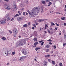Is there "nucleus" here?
<instances>
[{"mask_svg": "<svg viewBox=\"0 0 66 66\" xmlns=\"http://www.w3.org/2000/svg\"><path fill=\"white\" fill-rule=\"evenodd\" d=\"M39 10V8L38 7H35L30 12L29 10H28L27 12L30 15H31V17L33 16V14L37 15L38 13V11Z\"/></svg>", "mask_w": 66, "mask_h": 66, "instance_id": "obj_1", "label": "nucleus"}, {"mask_svg": "<svg viewBox=\"0 0 66 66\" xmlns=\"http://www.w3.org/2000/svg\"><path fill=\"white\" fill-rule=\"evenodd\" d=\"M13 36L14 37H15L16 36V35L18 33V30L16 28H15L13 30Z\"/></svg>", "mask_w": 66, "mask_h": 66, "instance_id": "obj_2", "label": "nucleus"}, {"mask_svg": "<svg viewBox=\"0 0 66 66\" xmlns=\"http://www.w3.org/2000/svg\"><path fill=\"white\" fill-rule=\"evenodd\" d=\"M6 19L5 18L3 19L2 20H0V24H4L5 23H6Z\"/></svg>", "mask_w": 66, "mask_h": 66, "instance_id": "obj_3", "label": "nucleus"}, {"mask_svg": "<svg viewBox=\"0 0 66 66\" xmlns=\"http://www.w3.org/2000/svg\"><path fill=\"white\" fill-rule=\"evenodd\" d=\"M4 8L6 9H7V10H11V7L7 4H5Z\"/></svg>", "mask_w": 66, "mask_h": 66, "instance_id": "obj_4", "label": "nucleus"}, {"mask_svg": "<svg viewBox=\"0 0 66 66\" xmlns=\"http://www.w3.org/2000/svg\"><path fill=\"white\" fill-rule=\"evenodd\" d=\"M22 52L23 54H24V55H27V51H26V50H23L22 51Z\"/></svg>", "mask_w": 66, "mask_h": 66, "instance_id": "obj_5", "label": "nucleus"}, {"mask_svg": "<svg viewBox=\"0 0 66 66\" xmlns=\"http://www.w3.org/2000/svg\"><path fill=\"white\" fill-rule=\"evenodd\" d=\"M6 52H7V54H10L11 53V51L10 50H8L6 51Z\"/></svg>", "mask_w": 66, "mask_h": 66, "instance_id": "obj_6", "label": "nucleus"}, {"mask_svg": "<svg viewBox=\"0 0 66 66\" xmlns=\"http://www.w3.org/2000/svg\"><path fill=\"white\" fill-rule=\"evenodd\" d=\"M26 59V57L25 56H22L20 57V60L21 61H22L23 60H24Z\"/></svg>", "mask_w": 66, "mask_h": 66, "instance_id": "obj_7", "label": "nucleus"}, {"mask_svg": "<svg viewBox=\"0 0 66 66\" xmlns=\"http://www.w3.org/2000/svg\"><path fill=\"white\" fill-rule=\"evenodd\" d=\"M19 44L21 46H22V45H23V44L22 42V40L20 41L19 42Z\"/></svg>", "mask_w": 66, "mask_h": 66, "instance_id": "obj_8", "label": "nucleus"}, {"mask_svg": "<svg viewBox=\"0 0 66 66\" xmlns=\"http://www.w3.org/2000/svg\"><path fill=\"white\" fill-rule=\"evenodd\" d=\"M46 20L45 19H40L38 20V21L39 22H42V21H45Z\"/></svg>", "mask_w": 66, "mask_h": 66, "instance_id": "obj_9", "label": "nucleus"}, {"mask_svg": "<svg viewBox=\"0 0 66 66\" xmlns=\"http://www.w3.org/2000/svg\"><path fill=\"white\" fill-rule=\"evenodd\" d=\"M17 20H22V17H20V16H19L18 17L17 19Z\"/></svg>", "mask_w": 66, "mask_h": 66, "instance_id": "obj_10", "label": "nucleus"}, {"mask_svg": "<svg viewBox=\"0 0 66 66\" xmlns=\"http://www.w3.org/2000/svg\"><path fill=\"white\" fill-rule=\"evenodd\" d=\"M34 34L35 35V36H36L37 35V33L36 31H35L34 32Z\"/></svg>", "mask_w": 66, "mask_h": 66, "instance_id": "obj_11", "label": "nucleus"}, {"mask_svg": "<svg viewBox=\"0 0 66 66\" xmlns=\"http://www.w3.org/2000/svg\"><path fill=\"white\" fill-rule=\"evenodd\" d=\"M38 42H35V43H34V45H38Z\"/></svg>", "mask_w": 66, "mask_h": 66, "instance_id": "obj_12", "label": "nucleus"}, {"mask_svg": "<svg viewBox=\"0 0 66 66\" xmlns=\"http://www.w3.org/2000/svg\"><path fill=\"white\" fill-rule=\"evenodd\" d=\"M9 15L8 14H6L5 15V17H6V18H7V17H9Z\"/></svg>", "mask_w": 66, "mask_h": 66, "instance_id": "obj_13", "label": "nucleus"}, {"mask_svg": "<svg viewBox=\"0 0 66 66\" xmlns=\"http://www.w3.org/2000/svg\"><path fill=\"white\" fill-rule=\"evenodd\" d=\"M50 57V55H47L45 56V57Z\"/></svg>", "mask_w": 66, "mask_h": 66, "instance_id": "obj_14", "label": "nucleus"}, {"mask_svg": "<svg viewBox=\"0 0 66 66\" xmlns=\"http://www.w3.org/2000/svg\"><path fill=\"white\" fill-rule=\"evenodd\" d=\"M46 47L47 48H49L50 47V45L49 44L47 45H46Z\"/></svg>", "mask_w": 66, "mask_h": 66, "instance_id": "obj_15", "label": "nucleus"}, {"mask_svg": "<svg viewBox=\"0 0 66 66\" xmlns=\"http://www.w3.org/2000/svg\"><path fill=\"white\" fill-rule=\"evenodd\" d=\"M19 16V15H18V14H17L15 15H14V18H16V17H17V16Z\"/></svg>", "mask_w": 66, "mask_h": 66, "instance_id": "obj_16", "label": "nucleus"}, {"mask_svg": "<svg viewBox=\"0 0 66 66\" xmlns=\"http://www.w3.org/2000/svg\"><path fill=\"white\" fill-rule=\"evenodd\" d=\"M23 26V27H24V28H26V27L28 26V25L27 24H25Z\"/></svg>", "mask_w": 66, "mask_h": 66, "instance_id": "obj_17", "label": "nucleus"}, {"mask_svg": "<svg viewBox=\"0 0 66 66\" xmlns=\"http://www.w3.org/2000/svg\"><path fill=\"white\" fill-rule=\"evenodd\" d=\"M10 19H11V17H8L7 18V21H9V20H10Z\"/></svg>", "mask_w": 66, "mask_h": 66, "instance_id": "obj_18", "label": "nucleus"}, {"mask_svg": "<svg viewBox=\"0 0 66 66\" xmlns=\"http://www.w3.org/2000/svg\"><path fill=\"white\" fill-rule=\"evenodd\" d=\"M34 41H35V42H36V41H37V38H36L35 37L34 39Z\"/></svg>", "mask_w": 66, "mask_h": 66, "instance_id": "obj_19", "label": "nucleus"}, {"mask_svg": "<svg viewBox=\"0 0 66 66\" xmlns=\"http://www.w3.org/2000/svg\"><path fill=\"white\" fill-rule=\"evenodd\" d=\"M52 4V3H51V2H50L49 3H48V6H50Z\"/></svg>", "mask_w": 66, "mask_h": 66, "instance_id": "obj_20", "label": "nucleus"}, {"mask_svg": "<svg viewBox=\"0 0 66 66\" xmlns=\"http://www.w3.org/2000/svg\"><path fill=\"white\" fill-rule=\"evenodd\" d=\"M51 26H55V24L53 22H51Z\"/></svg>", "mask_w": 66, "mask_h": 66, "instance_id": "obj_21", "label": "nucleus"}, {"mask_svg": "<svg viewBox=\"0 0 66 66\" xmlns=\"http://www.w3.org/2000/svg\"><path fill=\"white\" fill-rule=\"evenodd\" d=\"M61 19L62 20H65V18L64 17H63L61 18Z\"/></svg>", "mask_w": 66, "mask_h": 66, "instance_id": "obj_22", "label": "nucleus"}, {"mask_svg": "<svg viewBox=\"0 0 66 66\" xmlns=\"http://www.w3.org/2000/svg\"><path fill=\"white\" fill-rule=\"evenodd\" d=\"M22 40V43L24 44H26V41L24 40Z\"/></svg>", "mask_w": 66, "mask_h": 66, "instance_id": "obj_23", "label": "nucleus"}, {"mask_svg": "<svg viewBox=\"0 0 66 66\" xmlns=\"http://www.w3.org/2000/svg\"><path fill=\"white\" fill-rule=\"evenodd\" d=\"M2 39L3 40H5L6 39V38H5L4 37H3V38H2Z\"/></svg>", "mask_w": 66, "mask_h": 66, "instance_id": "obj_24", "label": "nucleus"}, {"mask_svg": "<svg viewBox=\"0 0 66 66\" xmlns=\"http://www.w3.org/2000/svg\"><path fill=\"white\" fill-rule=\"evenodd\" d=\"M47 62L46 61H44V65H47Z\"/></svg>", "mask_w": 66, "mask_h": 66, "instance_id": "obj_25", "label": "nucleus"}, {"mask_svg": "<svg viewBox=\"0 0 66 66\" xmlns=\"http://www.w3.org/2000/svg\"><path fill=\"white\" fill-rule=\"evenodd\" d=\"M52 64L53 65H54L55 64V63L53 61H52Z\"/></svg>", "mask_w": 66, "mask_h": 66, "instance_id": "obj_26", "label": "nucleus"}, {"mask_svg": "<svg viewBox=\"0 0 66 66\" xmlns=\"http://www.w3.org/2000/svg\"><path fill=\"white\" fill-rule=\"evenodd\" d=\"M50 51V50H49V49H46V52H49Z\"/></svg>", "mask_w": 66, "mask_h": 66, "instance_id": "obj_27", "label": "nucleus"}, {"mask_svg": "<svg viewBox=\"0 0 66 66\" xmlns=\"http://www.w3.org/2000/svg\"><path fill=\"white\" fill-rule=\"evenodd\" d=\"M9 31L10 32V34H12L13 32H12V31H11L9 30Z\"/></svg>", "mask_w": 66, "mask_h": 66, "instance_id": "obj_28", "label": "nucleus"}, {"mask_svg": "<svg viewBox=\"0 0 66 66\" xmlns=\"http://www.w3.org/2000/svg\"><path fill=\"white\" fill-rule=\"evenodd\" d=\"M42 2L43 4H45V1H42Z\"/></svg>", "mask_w": 66, "mask_h": 66, "instance_id": "obj_29", "label": "nucleus"}, {"mask_svg": "<svg viewBox=\"0 0 66 66\" xmlns=\"http://www.w3.org/2000/svg\"><path fill=\"white\" fill-rule=\"evenodd\" d=\"M49 62L50 63H51V61H52V60L51 59H48V60Z\"/></svg>", "mask_w": 66, "mask_h": 66, "instance_id": "obj_30", "label": "nucleus"}, {"mask_svg": "<svg viewBox=\"0 0 66 66\" xmlns=\"http://www.w3.org/2000/svg\"><path fill=\"white\" fill-rule=\"evenodd\" d=\"M59 65L60 66H62L63 65H62V63H60L59 64Z\"/></svg>", "mask_w": 66, "mask_h": 66, "instance_id": "obj_31", "label": "nucleus"}, {"mask_svg": "<svg viewBox=\"0 0 66 66\" xmlns=\"http://www.w3.org/2000/svg\"><path fill=\"white\" fill-rule=\"evenodd\" d=\"M12 54H13V55H14V54H15V52H13Z\"/></svg>", "mask_w": 66, "mask_h": 66, "instance_id": "obj_32", "label": "nucleus"}, {"mask_svg": "<svg viewBox=\"0 0 66 66\" xmlns=\"http://www.w3.org/2000/svg\"><path fill=\"white\" fill-rule=\"evenodd\" d=\"M44 43V42H42V43H41V45L43 46V45Z\"/></svg>", "mask_w": 66, "mask_h": 66, "instance_id": "obj_33", "label": "nucleus"}, {"mask_svg": "<svg viewBox=\"0 0 66 66\" xmlns=\"http://www.w3.org/2000/svg\"><path fill=\"white\" fill-rule=\"evenodd\" d=\"M43 42V40H41V41H39V43H42Z\"/></svg>", "mask_w": 66, "mask_h": 66, "instance_id": "obj_34", "label": "nucleus"}, {"mask_svg": "<svg viewBox=\"0 0 66 66\" xmlns=\"http://www.w3.org/2000/svg\"><path fill=\"white\" fill-rule=\"evenodd\" d=\"M47 31L50 34V31L49 30V29H47Z\"/></svg>", "mask_w": 66, "mask_h": 66, "instance_id": "obj_35", "label": "nucleus"}, {"mask_svg": "<svg viewBox=\"0 0 66 66\" xmlns=\"http://www.w3.org/2000/svg\"><path fill=\"white\" fill-rule=\"evenodd\" d=\"M23 15L25 16V15H26V12H23Z\"/></svg>", "mask_w": 66, "mask_h": 66, "instance_id": "obj_36", "label": "nucleus"}, {"mask_svg": "<svg viewBox=\"0 0 66 66\" xmlns=\"http://www.w3.org/2000/svg\"><path fill=\"white\" fill-rule=\"evenodd\" d=\"M66 45V43H63V46H65V45Z\"/></svg>", "mask_w": 66, "mask_h": 66, "instance_id": "obj_37", "label": "nucleus"}, {"mask_svg": "<svg viewBox=\"0 0 66 66\" xmlns=\"http://www.w3.org/2000/svg\"><path fill=\"white\" fill-rule=\"evenodd\" d=\"M50 31H52V28H50Z\"/></svg>", "mask_w": 66, "mask_h": 66, "instance_id": "obj_38", "label": "nucleus"}, {"mask_svg": "<svg viewBox=\"0 0 66 66\" xmlns=\"http://www.w3.org/2000/svg\"><path fill=\"white\" fill-rule=\"evenodd\" d=\"M18 13H19V15H21V13H20V11H18Z\"/></svg>", "mask_w": 66, "mask_h": 66, "instance_id": "obj_39", "label": "nucleus"}, {"mask_svg": "<svg viewBox=\"0 0 66 66\" xmlns=\"http://www.w3.org/2000/svg\"><path fill=\"white\" fill-rule=\"evenodd\" d=\"M35 50L36 51H37L38 50V47L36 48L35 49Z\"/></svg>", "mask_w": 66, "mask_h": 66, "instance_id": "obj_40", "label": "nucleus"}, {"mask_svg": "<svg viewBox=\"0 0 66 66\" xmlns=\"http://www.w3.org/2000/svg\"><path fill=\"white\" fill-rule=\"evenodd\" d=\"M4 1H5L6 2H8L9 1V0H3Z\"/></svg>", "mask_w": 66, "mask_h": 66, "instance_id": "obj_41", "label": "nucleus"}, {"mask_svg": "<svg viewBox=\"0 0 66 66\" xmlns=\"http://www.w3.org/2000/svg\"><path fill=\"white\" fill-rule=\"evenodd\" d=\"M54 49H56V46L54 45Z\"/></svg>", "mask_w": 66, "mask_h": 66, "instance_id": "obj_42", "label": "nucleus"}, {"mask_svg": "<svg viewBox=\"0 0 66 66\" xmlns=\"http://www.w3.org/2000/svg\"><path fill=\"white\" fill-rule=\"evenodd\" d=\"M14 9H15V10H16V9H17V7H14Z\"/></svg>", "mask_w": 66, "mask_h": 66, "instance_id": "obj_43", "label": "nucleus"}, {"mask_svg": "<svg viewBox=\"0 0 66 66\" xmlns=\"http://www.w3.org/2000/svg\"><path fill=\"white\" fill-rule=\"evenodd\" d=\"M33 27H35V28H36V25H35V24H34L33 25Z\"/></svg>", "mask_w": 66, "mask_h": 66, "instance_id": "obj_44", "label": "nucleus"}, {"mask_svg": "<svg viewBox=\"0 0 66 66\" xmlns=\"http://www.w3.org/2000/svg\"><path fill=\"white\" fill-rule=\"evenodd\" d=\"M45 27H48V25H47V24H46Z\"/></svg>", "mask_w": 66, "mask_h": 66, "instance_id": "obj_45", "label": "nucleus"}, {"mask_svg": "<svg viewBox=\"0 0 66 66\" xmlns=\"http://www.w3.org/2000/svg\"><path fill=\"white\" fill-rule=\"evenodd\" d=\"M64 11H65V14H66V9H64Z\"/></svg>", "mask_w": 66, "mask_h": 66, "instance_id": "obj_46", "label": "nucleus"}, {"mask_svg": "<svg viewBox=\"0 0 66 66\" xmlns=\"http://www.w3.org/2000/svg\"><path fill=\"white\" fill-rule=\"evenodd\" d=\"M56 14H61V13L60 12H56Z\"/></svg>", "mask_w": 66, "mask_h": 66, "instance_id": "obj_47", "label": "nucleus"}, {"mask_svg": "<svg viewBox=\"0 0 66 66\" xmlns=\"http://www.w3.org/2000/svg\"><path fill=\"white\" fill-rule=\"evenodd\" d=\"M28 38L25 39H24V40H25V41H26V40H28Z\"/></svg>", "mask_w": 66, "mask_h": 66, "instance_id": "obj_48", "label": "nucleus"}, {"mask_svg": "<svg viewBox=\"0 0 66 66\" xmlns=\"http://www.w3.org/2000/svg\"><path fill=\"white\" fill-rule=\"evenodd\" d=\"M28 25H30V24H31V23L29 22L28 23Z\"/></svg>", "mask_w": 66, "mask_h": 66, "instance_id": "obj_49", "label": "nucleus"}, {"mask_svg": "<svg viewBox=\"0 0 66 66\" xmlns=\"http://www.w3.org/2000/svg\"><path fill=\"white\" fill-rule=\"evenodd\" d=\"M49 44L50 45H52V43L51 42H50Z\"/></svg>", "mask_w": 66, "mask_h": 66, "instance_id": "obj_50", "label": "nucleus"}, {"mask_svg": "<svg viewBox=\"0 0 66 66\" xmlns=\"http://www.w3.org/2000/svg\"><path fill=\"white\" fill-rule=\"evenodd\" d=\"M42 11H41L42 13H43L44 12V10H43V9H42Z\"/></svg>", "mask_w": 66, "mask_h": 66, "instance_id": "obj_51", "label": "nucleus"}, {"mask_svg": "<svg viewBox=\"0 0 66 66\" xmlns=\"http://www.w3.org/2000/svg\"><path fill=\"white\" fill-rule=\"evenodd\" d=\"M48 41H50V42H51V41H52V40H51L50 39L48 40Z\"/></svg>", "mask_w": 66, "mask_h": 66, "instance_id": "obj_52", "label": "nucleus"}, {"mask_svg": "<svg viewBox=\"0 0 66 66\" xmlns=\"http://www.w3.org/2000/svg\"><path fill=\"white\" fill-rule=\"evenodd\" d=\"M64 26H66V23H65L64 24Z\"/></svg>", "mask_w": 66, "mask_h": 66, "instance_id": "obj_53", "label": "nucleus"}, {"mask_svg": "<svg viewBox=\"0 0 66 66\" xmlns=\"http://www.w3.org/2000/svg\"><path fill=\"white\" fill-rule=\"evenodd\" d=\"M23 5V4H22L21 5V7H22V5Z\"/></svg>", "mask_w": 66, "mask_h": 66, "instance_id": "obj_54", "label": "nucleus"}, {"mask_svg": "<svg viewBox=\"0 0 66 66\" xmlns=\"http://www.w3.org/2000/svg\"><path fill=\"white\" fill-rule=\"evenodd\" d=\"M35 45L33 46V47H36V45Z\"/></svg>", "mask_w": 66, "mask_h": 66, "instance_id": "obj_55", "label": "nucleus"}, {"mask_svg": "<svg viewBox=\"0 0 66 66\" xmlns=\"http://www.w3.org/2000/svg\"><path fill=\"white\" fill-rule=\"evenodd\" d=\"M14 18H12V19H11V21H12L13 20H14Z\"/></svg>", "mask_w": 66, "mask_h": 66, "instance_id": "obj_56", "label": "nucleus"}, {"mask_svg": "<svg viewBox=\"0 0 66 66\" xmlns=\"http://www.w3.org/2000/svg\"><path fill=\"white\" fill-rule=\"evenodd\" d=\"M6 48H4L3 49V50H6Z\"/></svg>", "mask_w": 66, "mask_h": 66, "instance_id": "obj_57", "label": "nucleus"}, {"mask_svg": "<svg viewBox=\"0 0 66 66\" xmlns=\"http://www.w3.org/2000/svg\"><path fill=\"white\" fill-rule=\"evenodd\" d=\"M56 25L57 26H59V24H56Z\"/></svg>", "mask_w": 66, "mask_h": 66, "instance_id": "obj_58", "label": "nucleus"}, {"mask_svg": "<svg viewBox=\"0 0 66 66\" xmlns=\"http://www.w3.org/2000/svg\"><path fill=\"white\" fill-rule=\"evenodd\" d=\"M46 1L47 2H49V0H46Z\"/></svg>", "mask_w": 66, "mask_h": 66, "instance_id": "obj_59", "label": "nucleus"}, {"mask_svg": "<svg viewBox=\"0 0 66 66\" xmlns=\"http://www.w3.org/2000/svg\"><path fill=\"white\" fill-rule=\"evenodd\" d=\"M55 29L56 30H57V28L56 27H55Z\"/></svg>", "mask_w": 66, "mask_h": 66, "instance_id": "obj_60", "label": "nucleus"}, {"mask_svg": "<svg viewBox=\"0 0 66 66\" xmlns=\"http://www.w3.org/2000/svg\"><path fill=\"white\" fill-rule=\"evenodd\" d=\"M44 32L45 33H47V31H44Z\"/></svg>", "mask_w": 66, "mask_h": 66, "instance_id": "obj_61", "label": "nucleus"}, {"mask_svg": "<svg viewBox=\"0 0 66 66\" xmlns=\"http://www.w3.org/2000/svg\"><path fill=\"white\" fill-rule=\"evenodd\" d=\"M13 5H15V3H14L13 2Z\"/></svg>", "mask_w": 66, "mask_h": 66, "instance_id": "obj_62", "label": "nucleus"}, {"mask_svg": "<svg viewBox=\"0 0 66 66\" xmlns=\"http://www.w3.org/2000/svg\"><path fill=\"white\" fill-rule=\"evenodd\" d=\"M21 0H17L18 2H19Z\"/></svg>", "mask_w": 66, "mask_h": 66, "instance_id": "obj_63", "label": "nucleus"}, {"mask_svg": "<svg viewBox=\"0 0 66 66\" xmlns=\"http://www.w3.org/2000/svg\"><path fill=\"white\" fill-rule=\"evenodd\" d=\"M63 33H65V30H63Z\"/></svg>", "mask_w": 66, "mask_h": 66, "instance_id": "obj_64", "label": "nucleus"}]
</instances>
